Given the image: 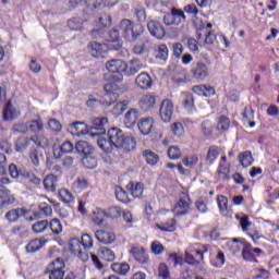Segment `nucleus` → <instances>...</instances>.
Here are the masks:
<instances>
[{"mask_svg":"<svg viewBox=\"0 0 279 279\" xmlns=\"http://www.w3.org/2000/svg\"><path fill=\"white\" fill-rule=\"evenodd\" d=\"M120 31L125 40L134 43L143 35V25H134V22L131 20H122L120 22Z\"/></svg>","mask_w":279,"mask_h":279,"instance_id":"f03ea898","label":"nucleus"},{"mask_svg":"<svg viewBox=\"0 0 279 279\" xmlns=\"http://www.w3.org/2000/svg\"><path fill=\"white\" fill-rule=\"evenodd\" d=\"M156 58L159 60H167L169 58V48H167V45L158 46Z\"/></svg>","mask_w":279,"mask_h":279,"instance_id":"6e6d98bb","label":"nucleus"},{"mask_svg":"<svg viewBox=\"0 0 279 279\" xmlns=\"http://www.w3.org/2000/svg\"><path fill=\"white\" fill-rule=\"evenodd\" d=\"M182 104L185 110H193V106L195 104V99L193 98V94L191 93H182L181 94Z\"/></svg>","mask_w":279,"mask_h":279,"instance_id":"f704fd0d","label":"nucleus"},{"mask_svg":"<svg viewBox=\"0 0 279 279\" xmlns=\"http://www.w3.org/2000/svg\"><path fill=\"white\" fill-rule=\"evenodd\" d=\"M28 158L34 167H40V161L43 160V153L40 151V149L32 148L28 154Z\"/></svg>","mask_w":279,"mask_h":279,"instance_id":"c756f323","label":"nucleus"},{"mask_svg":"<svg viewBox=\"0 0 279 279\" xmlns=\"http://www.w3.org/2000/svg\"><path fill=\"white\" fill-rule=\"evenodd\" d=\"M171 130L174 136H182L184 134V125L181 122H174L171 125Z\"/></svg>","mask_w":279,"mask_h":279,"instance_id":"338daca9","label":"nucleus"},{"mask_svg":"<svg viewBox=\"0 0 279 279\" xmlns=\"http://www.w3.org/2000/svg\"><path fill=\"white\" fill-rule=\"evenodd\" d=\"M112 271L119 274L120 276H126L128 271H130V265L128 264H113L111 266Z\"/></svg>","mask_w":279,"mask_h":279,"instance_id":"de8ad7c7","label":"nucleus"},{"mask_svg":"<svg viewBox=\"0 0 279 279\" xmlns=\"http://www.w3.org/2000/svg\"><path fill=\"white\" fill-rule=\"evenodd\" d=\"M83 166L85 169H96L97 168V159L92 155H86L82 159Z\"/></svg>","mask_w":279,"mask_h":279,"instance_id":"c03bdc74","label":"nucleus"},{"mask_svg":"<svg viewBox=\"0 0 279 279\" xmlns=\"http://www.w3.org/2000/svg\"><path fill=\"white\" fill-rule=\"evenodd\" d=\"M46 243H47V239L45 238L35 239L26 245V252L28 253L38 252V250H41L46 245Z\"/></svg>","mask_w":279,"mask_h":279,"instance_id":"b1692460","label":"nucleus"},{"mask_svg":"<svg viewBox=\"0 0 279 279\" xmlns=\"http://www.w3.org/2000/svg\"><path fill=\"white\" fill-rule=\"evenodd\" d=\"M47 275L49 276V279L64 278V260L57 258L54 262L49 264Z\"/></svg>","mask_w":279,"mask_h":279,"instance_id":"6e6552de","label":"nucleus"},{"mask_svg":"<svg viewBox=\"0 0 279 279\" xmlns=\"http://www.w3.org/2000/svg\"><path fill=\"white\" fill-rule=\"evenodd\" d=\"M168 158L170 160H180L182 158V151L178 146H171L168 148Z\"/></svg>","mask_w":279,"mask_h":279,"instance_id":"8fccbe9b","label":"nucleus"},{"mask_svg":"<svg viewBox=\"0 0 279 279\" xmlns=\"http://www.w3.org/2000/svg\"><path fill=\"white\" fill-rule=\"evenodd\" d=\"M89 51L94 58H102V56H106V52L108 51V45L92 41L89 44Z\"/></svg>","mask_w":279,"mask_h":279,"instance_id":"a211bd4d","label":"nucleus"},{"mask_svg":"<svg viewBox=\"0 0 279 279\" xmlns=\"http://www.w3.org/2000/svg\"><path fill=\"white\" fill-rule=\"evenodd\" d=\"M177 226L178 223L175 222V219H170L161 225H158L157 228L162 232H174Z\"/></svg>","mask_w":279,"mask_h":279,"instance_id":"58836bf2","label":"nucleus"},{"mask_svg":"<svg viewBox=\"0 0 279 279\" xmlns=\"http://www.w3.org/2000/svg\"><path fill=\"white\" fill-rule=\"evenodd\" d=\"M48 228L49 221L47 220L37 221L32 226V230L33 232H35V234H43V232H45V230H47Z\"/></svg>","mask_w":279,"mask_h":279,"instance_id":"ea45409f","label":"nucleus"},{"mask_svg":"<svg viewBox=\"0 0 279 279\" xmlns=\"http://www.w3.org/2000/svg\"><path fill=\"white\" fill-rule=\"evenodd\" d=\"M1 193H2V202H4V208L5 206H10L16 202V198L14 197V195H12V192H10V190L8 189L1 190Z\"/></svg>","mask_w":279,"mask_h":279,"instance_id":"37998d69","label":"nucleus"},{"mask_svg":"<svg viewBox=\"0 0 279 279\" xmlns=\"http://www.w3.org/2000/svg\"><path fill=\"white\" fill-rule=\"evenodd\" d=\"M104 1H105V5H108V7H112L114 5V3H117V0H85V3L87 8H90V10H95V8H99L100 5H104Z\"/></svg>","mask_w":279,"mask_h":279,"instance_id":"c85d7f7f","label":"nucleus"},{"mask_svg":"<svg viewBox=\"0 0 279 279\" xmlns=\"http://www.w3.org/2000/svg\"><path fill=\"white\" fill-rule=\"evenodd\" d=\"M20 116H21V111H19L10 102H8L7 107L3 110L4 121H14V119H17V117Z\"/></svg>","mask_w":279,"mask_h":279,"instance_id":"4be33fe9","label":"nucleus"},{"mask_svg":"<svg viewBox=\"0 0 279 279\" xmlns=\"http://www.w3.org/2000/svg\"><path fill=\"white\" fill-rule=\"evenodd\" d=\"M106 69L111 73L113 82H123V72L125 71V62L121 59H112L106 63Z\"/></svg>","mask_w":279,"mask_h":279,"instance_id":"20e7f679","label":"nucleus"},{"mask_svg":"<svg viewBox=\"0 0 279 279\" xmlns=\"http://www.w3.org/2000/svg\"><path fill=\"white\" fill-rule=\"evenodd\" d=\"M58 182H60V178L56 174H47L43 181L44 189L48 193H56L58 191Z\"/></svg>","mask_w":279,"mask_h":279,"instance_id":"4468645a","label":"nucleus"},{"mask_svg":"<svg viewBox=\"0 0 279 279\" xmlns=\"http://www.w3.org/2000/svg\"><path fill=\"white\" fill-rule=\"evenodd\" d=\"M219 180H230V165H221L218 168Z\"/></svg>","mask_w":279,"mask_h":279,"instance_id":"09e8293b","label":"nucleus"},{"mask_svg":"<svg viewBox=\"0 0 279 279\" xmlns=\"http://www.w3.org/2000/svg\"><path fill=\"white\" fill-rule=\"evenodd\" d=\"M106 211L102 209H95L92 214V221L95 223V226H104V222L106 221Z\"/></svg>","mask_w":279,"mask_h":279,"instance_id":"bb28decb","label":"nucleus"},{"mask_svg":"<svg viewBox=\"0 0 279 279\" xmlns=\"http://www.w3.org/2000/svg\"><path fill=\"white\" fill-rule=\"evenodd\" d=\"M185 21L186 15L184 14V11L177 8H172L171 12L163 16V23L168 26L174 25L178 27V25H181V23H184Z\"/></svg>","mask_w":279,"mask_h":279,"instance_id":"423d86ee","label":"nucleus"},{"mask_svg":"<svg viewBox=\"0 0 279 279\" xmlns=\"http://www.w3.org/2000/svg\"><path fill=\"white\" fill-rule=\"evenodd\" d=\"M89 136H98V147H100L102 151H112L114 147H122L125 151L136 149V141H134V137H126L119 128H111L105 136H99V133H89Z\"/></svg>","mask_w":279,"mask_h":279,"instance_id":"f257e3e1","label":"nucleus"},{"mask_svg":"<svg viewBox=\"0 0 279 279\" xmlns=\"http://www.w3.org/2000/svg\"><path fill=\"white\" fill-rule=\"evenodd\" d=\"M155 121L154 118L148 117V118H143L138 124L137 128L140 130V132L144 135L147 136L148 134H151V131L154 130V125H155Z\"/></svg>","mask_w":279,"mask_h":279,"instance_id":"dca6fc26","label":"nucleus"},{"mask_svg":"<svg viewBox=\"0 0 279 279\" xmlns=\"http://www.w3.org/2000/svg\"><path fill=\"white\" fill-rule=\"evenodd\" d=\"M230 247L233 254H239V252L245 250V247H251V244H245L243 242H240L239 239H233Z\"/></svg>","mask_w":279,"mask_h":279,"instance_id":"79ce46f5","label":"nucleus"},{"mask_svg":"<svg viewBox=\"0 0 279 279\" xmlns=\"http://www.w3.org/2000/svg\"><path fill=\"white\" fill-rule=\"evenodd\" d=\"M128 191H130L131 195L133 197H143V192L145 191V186L143 185V183H134V182H130L126 185Z\"/></svg>","mask_w":279,"mask_h":279,"instance_id":"5701e85b","label":"nucleus"},{"mask_svg":"<svg viewBox=\"0 0 279 279\" xmlns=\"http://www.w3.org/2000/svg\"><path fill=\"white\" fill-rule=\"evenodd\" d=\"M81 245H83V250L85 252H88V250L93 247V238L88 234H83L81 240Z\"/></svg>","mask_w":279,"mask_h":279,"instance_id":"69168bd1","label":"nucleus"},{"mask_svg":"<svg viewBox=\"0 0 279 279\" xmlns=\"http://www.w3.org/2000/svg\"><path fill=\"white\" fill-rule=\"evenodd\" d=\"M28 130L32 131L34 134H38L45 130V124L40 119L32 120L28 121Z\"/></svg>","mask_w":279,"mask_h":279,"instance_id":"c9c22d12","label":"nucleus"},{"mask_svg":"<svg viewBox=\"0 0 279 279\" xmlns=\"http://www.w3.org/2000/svg\"><path fill=\"white\" fill-rule=\"evenodd\" d=\"M108 123V118H95L92 121V130H101Z\"/></svg>","mask_w":279,"mask_h":279,"instance_id":"0e129e2a","label":"nucleus"},{"mask_svg":"<svg viewBox=\"0 0 279 279\" xmlns=\"http://www.w3.org/2000/svg\"><path fill=\"white\" fill-rule=\"evenodd\" d=\"M150 252L151 254H155V256H160V254L165 252V245L156 240L150 244Z\"/></svg>","mask_w":279,"mask_h":279,"instance_id":"603ef678","label":"nucleus"},{"mask_svg":"<svg viewBox=\"0 0 279 279\" xmlns=\"http://www.w3.org/2000/svg\"><path fill=\"white\" fill-rule=\"evenodd\" d=\"M158 276L162 279H171V271H169V266H167V264L159 265Z\"/></svg>","mask_w":279,"mask_h":279,"instance_id":"13d9d810","label":"nucleus"},{"mask_svg":"<svg viewBox=\"0 0 279 279\" xmlns=\"http://www.w3.org/2000/svg\"><path fill=\"white\" fill-rule=\"evenodd\" d=\"M173 101H171L170 99H165L161 102L159 114L165 123H169V121H171V117H173Z\"/></svg>","mask_w":279,"mask_h":279,"instance_id":"9d476101","label":"nucleus"},{"mask_svg":"<svg viewBox=\"0 0 279 279\" xmlns=\"http://www.w3.org/2000/svg\"><path fill=\"white\" fill-rule=\"evenodd\" d=\"M240 163L242 167H252L254 163V157H252V151L246 150L239 156Z\"/></svg>","mask_w":279,"mask_h":279,"instance_id":"72a5a7b5","label":"nucleus"},{"mask_svg":"<svg viewBox=\"0 0 279 279\" xmlns=\"http://www.w3.org/2000/svg\"><path fill=\"white\" fill-rule=\"evenodd\" d=\"M217 158H219V147L217 146H211L209 147L206 156V162L208 165H213Z\"/></svg>","mask_w":279,"mask_h":279,"instance_id":"e433bc0d","label":"nucleus"},{"mask_svg":"<svg viewBox=\"0 0 279 279\" xmlns=\"http://www.w3.org/2000/svg\"><path fill=\"white\" fill-rule=\"evenodd\" d=\"M192 73L195 80L203 82V80L208 77V65L204 64L203 62H198L192 70Z\"/></svg>","mask_w":279,"mask_h":279,"instance_id":"6ab92c4d","label":"nucleus"},{"mask_svg":"<svg viewBox=\"0 0 279 279\" xmlns=\"http://www.w3.org/2000/svg\"><path fill=\"white\" fill-rule=\"evenodd\" d=\"M175 217H184L191 213V198L187 194H181L172 209Z\"/></svg>","mask_w":279,"mask_h":279,"instance_id":"39448f33","label":"nucleus"},{"mask_svg":"<svg viewBox=\"0 0 279 279\" xmlns=\"http://www.w3.org/2000/svg\"><path fill=\"white\" fill-rule=\"evenodd\" d=\"M29 143H32V138L27 136H21L15 143V151L23 154V151H25L27 147H29Z\"/></svg>","mask_w":279,"mask_h":279,"instance_id":"7c9ffc66","label":"nucleus"},{"mask_svg":"<svg viewBox=\"0 0 279 279\" xmlns=\"http://www.w3.org/2000/svg\"><path fill=\"white\" fill-rule=\"evenodd\" d=\"M31 141H33L37 147H49V140L45 135L31 137Z\"/></svg>","mask_w":279,"mask_h":279,"instance_id":"5fc2aeb1","label":"nucleus"},{"mask_svg":"<svg viewBox=\"0 0 279 279\" xmlns=\"http://www.w3.org/2000/svg\"><path fill=\"white\" fill-rule=\"evenodd\" d=\"M27 215V209L25 208H15L7 211L4 219L9 221V223H16L21 217H25Z\"/></svg>","mask_w":279,"mask_h":279,"instance_id":"f3484780","label":"nucleus"},{"mask_svg":"<svg viewBox=\"0 0 279 279\" xmlns=\"http://www.w3.org/2000/svg\"><path fill=\"white\" fill-rule=\"evenodd\" d=\"M93 146L86 141H80L78 143H76V151H78V154H83L84 156H90L93 154Z\"/></svg>","mask_w":279,"mask_h":279,"instance_id":"cd10ccee","label":"nucleus"},{"mask_svg":"<svg viewBox=\"0 0 279 279\" xmlns=\"http://www.w3.org/2000/svg\"><path fill=\"white\" fill-rule=\"evenodd\" d=\"M130 254H132L133 258H135L136 263H140V265H148L149 254H147L145 247L140 245L132 246Z\"/></svg>","mask_w":279,"mask_h":279,"instance_id":"1a4fd4ad","label":"nucleus"},{"mask_svg":"<svg viewBox=\"0 0 279 279\" xmlns=\"http://www.w3.org/2000/svg\"><path fill=\"white\" fill-rule=\"evenodd\" d=\"M109 43L108 48L109 49H116L119 50V48L121 47V41H119V31L118 29H112L109 33Z\"/></svg>","mask_w":279,"mask_h":279,"instance_id":"a878e982","label":"nucleus"},{"mask_svg":"<svg viewBox=\"0 0 279 279\" xmlns=\"http://www.w3.org/2000/svg\"><path fill=\"white\" fill-rule=\"evenodd\" d=\"M88 126L84 122H74L70 125L69 132L74 136H84L88 134Z\"/></svg>","mask_w":279,"mask_h":279,"instance_id":"aec40b11","label":"nucleus"},{"mask_svg":"<svg viewBox=\"0 0 279 279\" xmlns=\"http://www.w3.org/2000/svg\"><path fill=\"white\" fill-rule=\"evenodd\" d=\"M208 252V246L193 244L185 251V263L187 265H192L193 267H197L199 263L204 262V254Z\"/></svg>","mask_w":279,"mask_h":279,"instance_id":"7ed1b4c3","label":"nucleus"},{"mask_svg":"<svg viewBox=\"0 0 279 279\" xmlns=\"http://www.w3.org/2000/svg\"><path fill=\"white\" fill-rule=\"evenodd\" d=\"M59 195L65 204H71V202H73V194L66 189H61Z\"/></svg>","mask_w":279,"mask_h":279,"instance_id":"bf43d9fd","label":"nucleus"},{"mask_svg":"<svg viewBox=\"0 0 279 279\" xmlns=\"http://www.w3.org/2000/svg\"><path fill=\"white\" fill-rule=\"evenodd\" d=\"M135 84L137 88H141L142 90H149L154 84V81L147 72H142L136 76Z\"/></svg>","mask_w":279,"mask_h":279,"instance_id":"f8f14e48","label":"nucleus"},{"mask_svg":"<svg viewBox=\"0 0 279 279\" xmlns=\"http://www.w3.org/2000/svg\"><path fill=\"white\" fill-rule=\"evenodd\" d=\"M143 156L147 162V165H150V167H154L160 162V156L158 154L151 151V150H145L143 153Z\"/></svg>","mask_w":279,"mask_h":279,"instance_id":"2f4dec72","label":"nucleus"},{"mask_svg":"<svg viewBox=\"0 0 279 279\" xmlns=\"http://www.w3.org/2000/svg\"><path fill=\"white\" fill-rule=\"evenodd\" d=\"M130 102L128 100L119 101L113 106L112 112L114 117H121L125 110H128V105Z\"/></svg>","mask_w":279,"mask_h":279,"instance_id":"a19ab883","label":"nucleus"},{"mask_svg":"<svg viewBox=\"0 0 279 279\" xmlns=\"http://www.w3.org/2000/svg\"><path fill=\"white\" fill-rule=\"evenodd\" d=\"M96 239L104 245H112L117 241V235L110 230H98L96 231Z\"/></svg>","mask_w":279,"mask_h":279,"instance_id":"ddd939ff","label":"nucleus"},{"mask_svg":"<svg viewBox=\"0 0 279 279\" xmlns=\"http://www.w3.org/2000/svg\"><path fill=\"white\" fill-rule=\"evenodd\" d=\"M83 25H84V20L80 19V17L70 20L68 22V27H70V29H72L74 32L82 31Z\"/></svg>","mask_w":279,"mask_h":279,"instance_id":"3c124183","label":"nucleus"},{"mask_svg":"<svg viewBox=\"0 0 279 279\" xmlns=\"http://www.w3.org/2000/svg\"><path fill=\"white\" fill-rule=\"evenodd\" d=\"M138 117H141V114L136 109L129 110L124 116V123L126 128H134V125H136V121H138Z\"/></svg>","mask_w":279,"mask_h":279,"instance_id":"412c9836","label":"nucleus"},{"mask_svg":"<svg viewBox=\"0 0 279 279\" xmlns=\"http://www.w3.org/2000/svg\"><path fill=\"white\" fill-rule=\"evenodd\" d=\"M51 232L53 234H61L62 232V222L59 219L54 218L48 223Z\"/></svg>","mask_w":279,"mask_h":279,"instance_id":"864d4df0","label":"nucleus"},{"mask_svg":"<svg viewBox=\"0 0 279 279\" xmlns=\"http://www.w3.org/2000/svg\"><path fill=\"white\" fill-rule=\"evenodd\" d=\"M217 130L220 132H228V130H230V119L221 117L218 120Z\"/></svg>","mask_w":279,"mask_h":279,"instance_id":"4d7b16f0","label":"nucleus"},{"mask_svg":"<svg viewBox=\"0 0 279 279\" xmlns=\"http://www.w3.org/2000/svg\"><path fill=\"white\" fill-rule=\"evenodd\" d=\"M99 256L102 260H107L108 263H112L116 258L114 251L108 247H101L99 250Z\"/></svg>","mask_w":279,"mask_h":279,"instance_id":"4c0bfd02","label":"nucleus"},{"mask_svg":"<svg viewBox=\"0 0 279 279\" xmlns=\"http://www.w3.org/2000/svg\"><path fill=\"white\" fill-rule=\"evenodd\" d=\"M105 95V106H112V102L108 101V99L117 100V93L119 90V85L117 83H108L104 86Z\"/></svg>","mask_w":279,"mask_h":279,"instance_id":"2eb2a0df","label":"nucleus"},{"mask_svg":"<svg viewBox=\"0 0 279 279\" xmlns=\"http://www.w3.org/2000/svg\"><path fill=\"white\" fill-rule=\"evenodd\" d=\"M147 28L149 34H151L158 40H162L165 38V35L167 34V32L165 31V26H162V24L154 20H150L147 23Z\"/></svg>","mask_w":279,"mask_h":279,"instance_id":"9b49d317","label":"nucleus"},{"mask_svg":"<svg viewBox=\"0 0 279 279\" xmlns=\"http://www.w3.org/2000/svg\"><path fill=\"white\" fill-rule=\"evenodd\" d=\"M88 186V181L84 177L78 178L74 183H73V190L75 193H82L84 189H87Z\"/></svg>","mask_w":279,"mask_h":279,"instance_id":"49530a36","label":"nucleus"},{"mask_svg":"<svg viewBox=\"0 0 279 279\" xmlns=\"http://www.w3.org/2000/svg\"><path fill=\"white\" fill-rule=\"evenodd\" d=\"M141 106L145 110H148L149 108H154L156 106V96H154V95H144L141 98Z\"/></svg>","mask_w":279,"mask_h":279,"instance_id":"473e14b6","label":"nucleus"},{"mask_svg":"<svg viewBox=\"0 0 279 279\" xmlns=\"http://www.w3.org/2000/svg\"><path fill=\"white\" fill-rule=\"evenodd\" d=\"M182 162L184 167H189L190 169H193L195 165L199 162V157L197 155H189L183 157Z\"/></svg>","mask_w":279,"mask_h":279,"instance_id":"a18cd8bd","label":"nucleus"},{"mask_svg":"<svg viewBox=\"0 0 279 279\" xmlns=\"http://www.w3.org/2000/svg\"><path fill=\"white\" fill-rule=\"evenodd\" d=\"M217 204L220 213H227L228 211V197L223 195H219L217 197Z\"/></svg>","mask_w":279,"mask_h":279,"instance_id":"052dcab7","label":"nucleus"},{"mask_svg":"<svg viewBox=\"0 0 279 279\" xmlns=\"http://www.w3.org/2000/svg\"><path fill=\"white\" fill-rule=\"evenodd\" d=\"M69 252L74 254V256H77V258L83 260V263H86V260L90 258V254H88V251L84 250V246L82 245V241L77 238L70 240Z\"/></svg>","mask_w":279,"mask_h":279,"instance_id":"0eeeda50","label":"nucleus"},{"mask_svg":"<svg viewBox=\"0 0 279 279\" xmlns=\"http://www.w3.org/2000/svg\"><path fill=\"white\" fill-rule=\"evenodd\" d=\"M116 197L118 202L125 204L128 202V192L121 186H116Z\"/></svg>","mask_w":279,"mask_h":279,"instance_id":"680f3d73","label":"nucleus"},{"mask_svg":"<svg viewBox=\"0 0 279 279\" xmlns=\"http://www.w3.org/2000/svg\"><path fill=\"white\" fill-rule=\"evenodd\" d=\"M201 130L204 136H207V137L213 136V123H210V121H204L201 124Z\"/></svg>","mask_w":279,"mask_h":279,"instance_id":"e2e57ef3","label":"nucleus"},{"mask_svg":"<svg viewBox=\"0 0 279 279\" xmlns=\"http://www.w3.org/2000/svg\"><path fill=\"white\" fill-rule=\"evenodd\" d=\"M143 69V63H141L140 60L133 59L130 62L125 63V70L128 75H135V73H138Z\"/></svg>","mask_w":279,"mask_h":279,"instance_id":"393cba45","label":"nucleus"},{"mask_svg":"<svg viewBox=\"0 0 279 279\" xmlns=\"http://www.w3.org/2000/svg\"><path fill=\"white\" fill-rule=\"evenodd\" d=\"M106 215L109 217V219H119V217L122 215V211L119 207H111L108 209Z\"/></svg>","mask_w":279,"mask_h":279,"instance_id":"774afa93","label":"nucleus"}]
</instances>
